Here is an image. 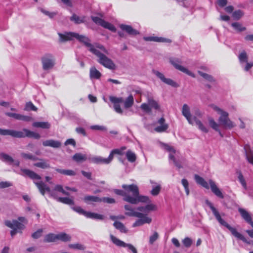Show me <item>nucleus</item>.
I'll list each match as a JSON object with an SVG mask.
<instances>
[{"mask_svg":"<svg viewBox=\"0 0 253 253\" xmlns=\"http://www.w3.org/2000/svg\"><path fill=\"white\" fill-rule=\"evenodd\" d=\"M59 37V42L62 43L69 41H72L74 39H77L80 42L83 43L86 47L88 48V50L93 53L97 48L100 49L102 51L108 53V50L105 47L97 43L91 44L89 39L85 36L80 35L78 33L69 32H64V33H58Z\"/></svg>","mask_w":253,"mask_h":253,"instance_id":"f257e3e1","label":"nucleus"},{"mask_svg":"<svg viewBox=\"0 0 253 253\" xmlns=\"http://www.w3.org/2000/svg\"><path fill=\"white\" fill-rule=\"evenodd\" d=\"M206 204L210 207L216 219L221 225L226 227L231 232L232 234L237 239L247 244H250V242L248 241L242 234L239 233L235 228L231 227L221 217L219 213L211 202L209 200H206Z\"/></svg>","mask_w":253,"mask_h":253,"instance_id":"f03ea898","label":"nucleus"},{"mask_svg":"<svg viewBox=\"0 0 253 253\" xmlns=\"http://www.w3.org/2000/svg\"><path fill=\"white\" fill-rule=\"evenodd\" d=\"M125 209L127 211L126 214L129 216H134L139 218L132 225L133 227L141 226L144 224H149L152 221L151 218L147 216L146 214L135 211L129 205H125Z\"/></svg>","mask_w":253,"mask_h":253,"instance_id":"7ed1b4c3","label":"nucleus"},{"mask_svg":"<svg viewBox=\"0 0 253 253\" xmlns=\"http://www.w3.org/2000/svg\"><path fill=\"white\" fill-rule=\"evenodd\" d=\"M181 113L189 124L194 125V123H195L198 128L201 131L205 133L208 132V129L204 126L201 121L198 119L196 116L191 115L190 108L187 104H184L183 105Z\"/></svg>","mask_w":253,"mask_h":253,"instance_id":"20e7f679","label":"nucleus"},{"mask_svg":"<svg viewBox=\"0 0 253 253\" xmlns=\"http://www.w3.org/2000/svg\"><path fill=\"white\" fill-rule=\"evenodd\" d=\"M93 54L98 58L97 62L104 67L110 70L116 69V66L113 61L105 54H106V53L102 51L100 49L97 48Z\"/></svg>","mask_w":253,"mask_h":253,"instance_id":"39448f33","label":"nucleus"},{"mask_svg":"<svg viewBox=\"0 0 253 253\" xmlns=\"http://www.w3.org/2000/svg\"><path fill=\"white\" fill-rule=\"evenodd\" d=\"M211 106L213 110L220 115V116L218 119V122L221 125L223 126L224 127L229 128H232L234 126L233 122L231 121L228 118L229 114L227 112L223 111L221 108L214 104L211 105Z\"/></svg>","mask_w":253,"mask_h":253,"instance_id":"423d86ee","label":"nucleus"},{"mask_svg":"<svg viewBox=\"0 0 253 253\" xmlns=\"http://www.w3.org/2000/svg\"><path fill=\"white\" fill-rule=\"evenodd\" d=\"M147 103H143L140 106V108L143 111L147 113H150L152 109H154L156 111H160V105L153 97L148 95L147 96Z\"/></svg>","mask_w":253,"mask_h":253,"instance_id":"0eeeda50","label":"nucleus"},{"mask_svg":"<svg viewBox=\"0 0 253 253\" xmlns=\"http://www.w3.org/2000/svg\"><path fill=\"white\" fill-rule=\"evenodd\" d=\"M9 135L15 138H24L28 137H33L36 139H39L41 137V136L39 133L32 131L26 128L23 129L22 131H16L11 129Z\"/></svg>","mask_w":253,"mask_h":253,"instance_id":"6e6552de","label":"nucleus"},{"mask_svg":"<svg viewBox=\"0 0 253 253\" xmlns=\"http://www.w3.org/2000/svg\"><path fill=\"white\" fill-rule=\"evenodd\" d=\"M4 224L7 227L12 229V230L10 231V235L12 237L19 232L20 230H23L25 228L23 224L16 220H12V221L5 220Z\"/></svg>","mask_w":253,"mask_h":253,"instance_id":"1a4fd4ad","label":"nucleus"},{"mask_svg":"<svg viewBox=\"0 0 253 253\" xmlns=\"http://www.w3.org/2000/svg\"><path fill=\"white\" fill-rule=\"evenodd\" d=\"M164 148L169 153V160L172 161L173 164L178 168H182V167L179 160H177L175 156H177L176 151L174 148L168 144H163Z\"/></svg>","mask_w":253,"mask_h":253,"instance_id":"9d476101","label":"nucleus"},{"mask_svg":"<svg viewBox=\"0 0 253 253\" xmlns=\"http://www.w3.org/2000/svg\"><path fill=\"white\" fill-rule=\"evenodd\" d=\"M41 61L44 70L52 69L55 64L54 56L50 53H47L43 55L41 58Z\"/></svg>","mask_w":253,"mask_h":253,"instance_id":"9b49d317","label":"nucleus"},{"mask_svg":"<svg viewBox=\"0 0 253 253\" xmlns=\"http://www.w3.org/2000/svg\"><path fill=\"white\" fill-rule=\"evenodd\" d=\"M169 62L177 70L180 71L181 72L184 73L193 78H195V75L194 74L189 71L187 68L180 65V64L182 63V61L180 59L171 58L169 59Z\"/></svg>","mask_w":253,"mask_h":253,"instance_id":"f8f14e48","label":"nucleus"},{"mask_svg":"<svg viewBox=\"0 0 253 253\" xmlns=\"http://www.w3.org/2000/svg\"><path fill=\"white\" fill-rule=\"evenodd\" d=\"M125 201L132 204H137L139 202L149 204L151 202L148 197L140 195L139 192L134 197H126Z\"/></svg>","mask_w":253,"mask_h":253,"instance_id":"ddd939ff","label":"nucleus"},{"mask_svg":"<svg viewBox=\"0 0 253 253\" xmlns=\"http://www.w3.org/2000/svg\"><path fill=\"white\" fill-rule=\"evenodd\" d=\"M110 239L112 242L117 246L127 247L129 250H131L133 253H137L136 249L135 247L130 244H126L120 239L117 238L113 235H110Z\"/></svg>","mask_w":253,"mask_h":253,"instance_id":"4468645a","label":"nucleus"},{"mask_svg":"<svg viewBox=\"0 0 253 253\" xmlns=\"http://www.w3.org/2000/svg\"><path fill=\"white\" fill-rule=\"evenodd\" d=\"M153 73L159 78L163 82L173 87H177V84L172 80L165 78L163 74L158 71L153 70Z\"/></svg>","mask_w":253,"mask_h":253,"instance_id":"2eb2a0df","label":"nucleus"},{"mask_svg":"<svg viewBox=\"0 0 253 253\" xmlns=\"http://www.w3.org/2000/svg\"><path fill=\"white\" fill-rule=\"evenodd\" d=\"M122 187L125 190V191L126 192V195H128L129 193H131L132 194L131 197H134L138 193L139 189L138 186L135 184H123Z\"/></svg>","mask_w":253,"mask_h":253,"instance_id":"dca6fc26","label":"nucleus"},{"mask_svg":"<svg viewBox=\"0 0 253 253\" xmlns=\"http://www.w3.org/2000/svg\"><path fill=\"white\" fill-rule=\"evenodd\" d=\"M112 156H109L107 158L101 156H93L89 158L90 162L96 164H108L111 162Z\"/></svg>","mask_w":253,"mask_h":253,"instance_id":"f3484780","label":"nucleus"},{"mask_svg":"<svg viewBox=\"0 0 253 253\" xmlns=\"http://www.w3.org/2000/svg\"><path fill=\"white\" fill-rule=\"evenodd\" d=\"M21 171L22 172L21 174L23 176H28L31 179L35 180H40L41 177L34 171L28 169H21Z\"/></svg>","mask_w":253,"mask_h":253,"instance_id":"a211bd4d","label":"nucleus"},{"mask_svg":"<svg viewBox=\"0 0 253 253\" xmlns=\"http://www.w3.org/2000/svg\"><path fill=\"white\" fill-rule=\"evenodd\" d=\"M5 115L8 117L13 118L18 120H21L26 122L30 121L32 120V118L30 116H24L23 115L13 113L10 112L5 113Z\"/></svg>","mask_w":253,"mask_h":253,"instance_id":"6ab92c4d","label":"nucleus"},{"mask_svg":"<svg viewBox=\"0 0 253 253\" xmlns=\"http://www.w3.org/2000/svg\"><path fill=\"white\" fill-rule=\"evenodd\" d=\"M209 184L211 190V191L218 197L223 199L224 198L223 194L220 190L216 185L215 182L212 180H209Z\"/></svg>","mask_w":253,"mask_h":253,"instance_id":"aec40b11","label":"nucleus"},{"mask_svg":"<svg viewBox=\"0 0 253 253\" xmlns=\"http://www.w3.org/2000/svg\"><path fill=\"white\" fill-rule=\"evenodd\" d=\"M34 182L36 185L41 193L42 195H44L45 191L48 192L49 194L52 191L50 188L42 181L39 182L34 181Z\"/></svg>","mask_w":253,"mask_h":253,"instance_id":"412c9836","label":"nucleus"},{"mask_svg":"<svg viewBox=\"0 0 253 253\" xmlns=\"http://www.w3.org/2000/svg\"><path fill=\"white\" fill-rule=\"evenodd\" d=\"M143 39L145 41H154L156 42L168 43H170L171 42V41L169 39L154 36L145 37Z\"/></svg>","mask_w":253,"mask_h":253,"instance_id":"4be33fe9","label":"nucleus"},{"mask_svg":"<svg viewBox=\"0 0 253 253\" xmlns=\"http://www.w3.org/2000/svg\"><path fill=\"white\" fill-rule=\"evenodd\" d=\"M158 124L160 125V126L155 127V130L158 132H162L165 131L169 127L167 124L165 123V119L164 118H160L158 121Z\"/></svg>","mask_w":253,"mask_h":253,"instance_id":"5701e85b","label":"nucleus"},{"mask_svg":"<svg viewBox=\"0 0 253 253\" xmlns=\"http://www.w3.org/2000/svg\"><path fill=\"white\" fill-rule=\"evenodd\" d=\"M42 145L45 147L49 146L54 148H58L61 147V143L58 140L49 139L43 141Z\"/></svg>","mask_w":253,"mask_h":253,"instance_id":"b1692460","label":"nucleus"},{"mask_svg":"<svg viewBox=\"0 0 253 253\" xmlns=\"http://www.w3.org/2000/svg\"><path fill=\"white\" fill-rule=\"evenodd\" d=\"M120 27L122 30L126 31L129 35L134 36L139 34V32L130 25L121 24Z\"/></svg>","mask_w":253,"mask_h":253,"instance_id":"393cba45","label":"nucleus"},{"mask_svg":"<svg viewBox=\"0 0 253 253\" xmlns=\"http://www.w3.org/2000/svg\"><path fill=\"white\" fill-rule=\"evenodd\" d=\"M39 162L34 164V166L42 169H48L50 167L48 161L42 159H39Z\"/></svg>","mask_w":253,"mask_h":253,"instance_id":"a878e982","label":"nucleus"},{"mask_svg":"<svg viewBox=\"0 0 253 253\" xmlns=\"http://www.w3.org/2000/svg\"><path fill=\"white\" fill-rule=\"evenodd\" d=\"M101 76V73L95 67H92L89 71V77L90 79H99Z\"/></svg>","mask_w":253,"mask_h":253,"instance_id":"bb28decb","label":"nucleus"},{"mask_svg":"<svg viewBox=\"0 0 253 253\" xmlns=\"http://www.w3.org/2000/svg\"><path fill=\"white\" fill-rule=\"evenodd\" d=\"M84 202L87 204L90 203H100L101 202V198L94 196H86L83 199Z\"/></svg>","mask_w":253,"mask_h":253,"instance_id":"cd10ccee","label":"nucleus"},{"mask_svg":"<svg viewBox=\"0 0 253 253\" xmlns=\"http://www.w3.org/2000/svg\"><path fill=\"white\" fill-rule=\"evenodd\" d=\"M33 126L38 128L48 129L50 127V124L47 122H36L33 123Z\"/></svg>","mask_w":253,"mask_h":253,"instance_id":"c85d7f7f","label":"nucleus"},{"mask_svg":"<svg viewBox=\"0 0 253 253\" xmlns=\"http://www.w3.org/2000/svg\"><path fill=\"white\" fill-rule=\"evenodd\" d=\"M85 217L88 218L103 220L104 219V216L95 212H91L87 211L85 214Z\"/></svg>","mask_w":253,"mask_h":253,"instance_id":"c756f323","label":"nucleus"},{"mask_svg":"<svg viewBox=\"0 0 253 253\" xmlns=\"http://www.w3.org/2000/svg\"><path fill=\"white\" fill-rule=\"evenodd\" d=\"M150 182L153 184L152 185V189L151 191V194L153 196H157L158 195L161 190V187L160 184H158L155 182H154L153 181L151 180Z\"/></svg>","mask_w":253,"mask_h":253,"instance_id":"7c9ffc66","label":"nucleus"},{"mask_svg":"<svg viewBox=\"0 0 253 253\" xmlns=\"http://www.w3.org/2000/svg\"><path fill=\"white\" fill-rule=\"evenodd\" d=\"M195 180L198 184L202 185L204 188L206 189L209 188V185L207 181H206L205 179L202 177L196 174L195 175Z\"/></svg>","mask_w":253,"mask_h":253,"instance_id":"2f4dec72","label":"nucleus"},{"mask_svg":"<svg viewBox=\"0 0 253 253\" xmlns=\"http://www.w3.org/2000/svg\"><path fill=\"white\" fill-rule=\"evenodd\" d=\"M84 16L80 17L76 14H73L70 17L71 21L74 22L76 24H79L84 22Z\"/></svg>","mask_w":253,"mask_h":253,"instance_id":"473e14b6","label":"nucleus"},{"mask_svg":"<svg viewBox=\"0 0 253 253\" xmlns=\"http://www.w3.org/2000/svg\"><path fill=\"white\" fill-rule=\"evenodd\" d=\"M231 25L237 32H242L246 30V28L239 22L232 23Z\"/></svg>","mask_w":253,"mask_h":253,"instance_id":"72a5a7b5","label":"nucleus"},{"mask_svg":"<svg viewBox=\"0 0 253 253\" xmlns=\"http://www.w3.org/2000/svg\"><path fill=\"white\" fill-rule=\"evenodd\" d=\"M57 237V240L64 242L70 241L71 240V237L69 235L63 232L58 234Z\"/></svg>","mask_w":253,"mask_h":253,"instance_id":"f704fd0d","label":"nucleus"},{"mask_svg":"<svg viewBox=\"0 0 253 253\" xmlns=\"http://www.w3.org/2000/svg\"><path fill=\"white\" fill-rule=\"evenodd\" d=\"M198 73L207 81L210 83L215 82V79L212 76L207 73H203L201 71H198Z\"/></svg>","mask_w":253,"mask_h":253,"instance_id":"c9c22d12","label":"nucleus"},{"mask_svg":"<svg viewBox=\"0 0 253 253\" xmlns=\"http://www.w3.org/2000/svg\"><path fill=\"white\" fill-rule=\"evenodd\" d=\"M0 159L3 162L8 163L10 164L14 163L13 159L9 155L4 153L0 154Z\"/></svg>","mask_w":253,"mask_h":253,"instance_id":"e433bc0d","label":"nucleus"},{"mask_svg":"<svg viewBox=\"0 0 253 253\" xmlns=\"http://www.w3.org/2000/svg\"><path fill=\"white\" fill-rule=\"evenodd\" d=\"M113 226L122 233H126L127 232V229L126 228L124 224L121 222L115 221L113 223Z\"/></svg>","mask_w":253,"mask_h":253,"instance_id":"4c0bfd02","label":"nucleus"},{"mask_svg":"<svg viewBox=\"0 0 253 253\" xmlns=\"http://www.w3.org/2000/svg\"><path fill=\"white\" fill-rule=\"evenodd\" d=\"M55 170L57 172L66 175L74 176L76 175V172L74 170L71 169H63L55 168Z\"/></svg>","mask_w":253,"mask_h":253,"instance_id":"58836bf2","label":"nucleus"},{"mask_svg":"<svg viewBox=\"0 0 253 253\" xmlns=\"http://www.w3.org/2000/svg\"><path fill=\"white\" fill-rule=\"evenodd\" d=\"M72 159L77 162H81L85 161L86 160V157L85 155L79 153L75 154Z\"/></svg>","mask_w":253,"mask_h":253,"instance_id":"ea45409f","label":"nucleus"},{"mask_svg":"<svg viewBox=\"0 0 253 253\" xmlns=\"http://www.w3.org/2000/svg\"><path fill=\"white\" fill-rule=\"evenodd\" d=\"M57 234L50 233L45 236L44 242L49 243L55 242L57 240Z\"/></svg>","mask_w":253,"mask_h":253,"instance_id":"a19ab883","label":"nucleus"},{"mask_svg":"<svg viewBox=\"0 0 253 253\" xmlns=\"http://www.w3.org/2000/svg\"><path fill=\"white\" fill-rule=\"evenodd\" d=\"M126 155L127 160L130 163H133L136 161V156L135 154L131 150H128Z\"/></svg>","mask_w":253,"mask_h":253,"instance_id":"79ce46f5","label":"nucleus"},{"mask_svg":"<svg viewBox=\"0 0 253 253\" xmlns=\"http://www.w3.org/2000/svg\"><path fill=\"white\" fill-rule=\"evenodd\" d=\"M134 103L133 97L132 95H130L124 101V106L127 109L131 107Z\"/></svg>","mask_w":253,"mask_h":253,"instance_id":"37998d69","label":"nucleus"},{"mask_svg":"<svg viewBox=\"0 0 253 253\" xmlns=\"http://www.w3.org/2000/svg\"><path fill=\"white\" fill-rule=\"evenodd\" d=\"M58 202L69 205H73L74 204V201L68 197H60L58 198Z\"/></svg>","mask_w":253,"mask_h":253,"instance_id":"c03bdc74","label":"nucleus"},{"mask_svg":"<svg viewBox=\"0 0 253 253\" xmlns=\"http://www.w3.org/2000/svg\"><path fill=\"white\" fill-rule=\"evenodd\" d=\"M239 60L241 64L248 62V56L245 50L242 51L239 55Z\"/></svg>","mask_w":253,"mask_h":253,"instance_id":"a18cd8bd","label":"nucleus"},{"mask_svg":"<svg viewBox=\"0 0 253 253\" xmlns=\"http://www.w3.org/2000/svg\"><path fill=\"white\" fill-rule=\"evenodd\" d=\"M244 12L241 10H235L232 13V17L236 20H239L243 15Z\"/></svg>","mask_w":253,"mask_h":253,"instance_id":"49530a36","label":"nucleus"},{"mask_svg":"<svg viewBox=\"0 0 253 253\" xmlns=\"http://www.w3.org/2000/svg\"><path fill=\"white\" fill-rule=\"evenodd\" d=\"M209 122L210 126L212 128H213L215 131H219V124L215 122L212 118H210L209 119Z\"/></svg>","mask_w":253,"mask_h":253,"instance_id":"de8ad7c7","label":"nucleus"},{"mask_svg":"<svg viewBox=\"0 0 253 253\" xmlns=\"http://www.w3.org/2000/svg\"><path fill=\"white\" fill-rule=\"evenodd\" d=\"M21 156L22 158L25 159L32 160L33 161H37L39 160L38 158L31 154L22 153L21 154Z\"/></svg>","mask_w":253,"mask_h":253,"instance_id":"09e8293b","label":"nucleus"},{"mask_svg":"<svg viewBox=\"0 0 253 253\" xmlns=\"http://www.w3.org/2000/svg\"><path fill=\"white\" fill-rule=\"evenodd\" d=\"M102 27L112 32H115L116 31V28L113 24L105 21H104Z\"/></svg>","mask_w":253,"mask_h":253,"instance_id":"8fccbe9b","label":"nucleus"},{"mask_svg":"<svg viewBox=\"0 0 253 253\" xmlns=\"http://www.w3.org/2000/svg\"><path fill=\"white\" fill-rule=\"evenodd\" d=\"M109 99L114 104H117L124 102V99L122 97H116L115 96H110Z\"/></svg>","mask_w":253,"mask_h":253,"instance_id":"3c124183","label":"nucleus"},{"mask_svg":"<svg viewBox=\"0 0 253 253\" xmlns=\"http://www.w3.org/2000/svg\"><path fill=\"white\" fill-rule=\"evenodd\" d=\"M114 193L118 195L123 196V200L125 201V198L127 197H131L129 195H126V192L125 191V190H119V189H114Z\"/></svg>","mask_w":253,"mask_h":253,"instance_id":"603ef678","label":"nucleus"},{"mask_svg":"<svg viewBox=\"0 0 253 253\" xmlns=\"http://www.w3.org/2000/svg\"><path fill=\"white\" fill-rule=\"evenodd\" d=\"M181 183L183 187H184L186 194L187 196H188L189 194V183L187 179H182L181 180Z\"/></svg>","mask_w":253,"mask_h":253,"instance_id":"864d4df0","label":"nucleus"},{"mask_svg":"<svg viewBox=\"0 0 253 253\" xmlns=\"http://www.w3.org/2000/svg\"><path fill=\"white\" fill-rule=\"evenodd\" d=\"M69 247L70 248L79 250H84L85 249V247L81 244H70Z\"/></svg>","mask_w":253,"mask_h":253,"instance_id":"5fc2aeb1","label":"nucleus"},{"mask_svg":"<svg viewBox=\"0 0 253 253\" xmlns=\"http://www.w3.org/2000/svg\"><path fill=\"white\" fill-rule=\"evenodd\" d=\"M91 19L96 24L99 25L102 27L103 23L105 20L103 19L96 16H91Z\"/></svg>","mask_w":253,"mask_h":253,"instance_id":"6e6d98bb","label":"nucleus"},{"mask_svg":"<svg viewBox=\"0 0 253 253\" xmlns=\"http://www.w3.org/2000/svg\"><path fill=\"white\" fill-rule=\"evenodd\" d=\"M54 190L60 192L65 195H69V193L65 191L61 185H56L54 187Z\"/></svg>","mask_w":253,"mask_h":253,"instance_id":"4d7b16f0","label":"nucleus"},{"mask_svg":"<svg viewBox=\"0 0 253 253\" xmlns=\"http://www.w3.org/2000/svg\"><path fill=\"white\" fill-rule=\"evenodd\" d=\"M238 177V179H239V181L240 182V183H241L242 186L244 187V188L245 189H247V184H246V181L244 178L243 174H242V173L241 172H239Z\"/></svg>","mask_w":253,"mask_h":253,"instance_id":"13d9d810","label":"nucleus"},{"mask_svg":"<svg viewBox=\"0 0 253 253\" xmlns=\"http://www.w3.org/2000/svg\"><path fill=\"white\" fill-rule=\"evenodd\" d=\"M72 208L74 211H76L77 212L79 213L80 214H83L85 216V214H86V213L87 211H85L81 207H72Z\"/></svg>","mask_w":253,"mask_h":253,"instance_id":"bf43d9fd","label":"nucleus"},{"mask_svg":"<svg viewBox=\"0 0 253 253\" xmlns=\"http://www.w3.org/2000/svg\"><path fill=\"white\" fill-rule=\"evenodd\" d=\"M25 110H33V111H37V108L34 105V104L31 102H29L26 103L25 106Z\"/></svg>","mask_w":253,"mask_h":253,"instance_id":"052dcab7","label":"nucleus"},{"mask_svg":"<svg viewBox=\"0 0 253 253\" xmlns=\"http://www.w3.org/2000/svg\"><path fill=\"white\" fill-rule=\"evenodd\" d=\"M104 202L108 204H114L116 202L114 198L110 197H103L101 198V202Z\"/></svg>","mask_w":253,"mask_h":253,"instance_id":"680f3d73","label":"nucleus"},{"mask_svg":"<svg viewBox=\"0 0 253 253\" xmlns=\"http://www.w3.org/2000/svg\"><path fill=\"white\" fill-rule=\"evenodd\" d=\"M145 212H148L151 211H155L157 209V207L153 204H148L145 206Z\"/></svg>","mask_w":253,"mask_h":253,"instance_id":"e2e57ef3","label":"nucleus"},{"mask_svg":"<svg viewBox=\"0 0 253 253\" xmlns=\"http://www.w3.org/2000/svg\"><path fill=\"white\" fill-rule=\"evenodd\" d=\"M159 237V234L157 232H155L150 237L149 243L152 245Z\"/></svg>","mask_w":253,"mask_h":253,"instance_id":"0e129e2a","label":"nucleus"},{"mask_svg":"<svg viewBox=\"0 0 253 253\" xmlns=\"http://www.w3.org/2000/svg\"><path fill=\"white\" fill-rule=\"evenodd\" d=\"M90 128L92 130H97L102 131H105L107 129L105 126L99 125L91 126H90Z\"/></svg>","mask_w":253,"mask_h":253,"instance_id":"69168bd1","label":"nucleus"},{"mask_svg":"<svg viewBox=\"0 0 253 253\" xmlns=\"http://www.w3.org/2000/svg\"><path fill=\"white\" fill-rule=\"evenodd\" d=\"M182 243L186 247L188 248L191 246L192 241L190 238L186 237L183 240Z\"/></svg>","mask_w":253,"mask_h":253,"instance_id":"338daca9","label":"nucleus"},{"mask_svg":"<svg viewBox=\"0 0 253 253\" xmlns=\"http://www.w3.org/2000/svg\"><path fill=\"white\" fill-rule=\"evenodd\" d=\"M42 229L38 230L37 231L35 232L34 233L32 234V238H33L34 239L39 238L42 236Z\"/></svg>","mask_w":253,"mask_h":253,"instance_id":"774afa93","label":"nucleus"}]
</instances>
